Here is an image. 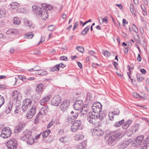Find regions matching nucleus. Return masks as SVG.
I'll use <instances>...</instances> for the list:
<instances>
[{"mask_svg":"<svg viewBox=\"0 0 149 149\" xmlns=\"http://www.w3.org/2000/svg\"><path fill=\"white\" fill-rule=\"evenodd\" d=\"M52 9V6L46 3H43L41 4V8L39 11L38 15L42 19H45L48 16L47 10H50Z\"/></svg>","mask_w":149,"mask_h":149,"instance_id":"nucleus-1","label":"nucleus"},{"mask_svg":"<svg viewBox=\"0 0 149 149\" xmlns=\"http://www.w3.org/2000/svg\"><path fill=\"white\" fill-rule=\"evenodd\" d=\"M24 136L21 137L22 140L24 141L27 139V143L30 145L33 144L34 143V140L32 137L31 132L25 131L23 132Z\"/></svg>","mask_w":149,"mask_h":149,"instance_id":"nucleus-2","label":"nucleus"},{"mask_svg":"<svg viewBox=\"0 0 149 149\" xmlns=\"http://www.w3.org/2000/svg\"><path fill=\"white\" fill-rule=\"evenodd\" d=\"M83 127L81 122L80 120H77L72 124L70 129L72 132H76L78 130H81Z\"/></svg>","mask_w":149,"mask_h":149,"instance_id":"nucleus-3","label":"nucleus"},{"mask_svg":"<svg viewBox=\"0 0 149 149\" xmlns=\"http://www.w3.org/2000/svg\"><path fill=\"white\" fill-rule=\"evenodd\" d=\"M122 137V134L121 133H116L110 137L107 141V142L109 145L114 144L117 140Z\"/></svg>","mask_w":149,"mask_h":149,"instance_id":"nucleus-4","label":"nucleus"},{"mask_svg":"<svg viewBox=\"0 0 149 149\" xmlns=\"http://www.w3.org/2000/svg\"><path fill=\"white\" fill-rule=\"evenodd\" d=\"M32 100L29 98H26L23 100L22 106V109L24 111H26L31 107Z\"/></svg>","mask_w":149,"mask_h":149,"instance_id":"nucleus-5","label":"nucleus"},{"mask_svg":"<svg viewBox=\"0 0 149 149\" xmlns=\"http://www.w3.org/2000/svg\"><path fill=\"white\" fill-rule=\"evenodd\" d=\"M17 141L13 138L9 140L6 144L7 149H17Z\"/></svg>","mask_w":149,"mask_h":149,"instance_id":"nucleus-6","label":"nucleus"},{"mask_svg":"<svg viewBox=\"0 0 149 149\" xmlns=\"http://www.w3.org/2000/svg\"><path fill=\"white\" fill-rule=\"evenodd\" d=\"M100 114L96 113L94 112H89L88 117V120L91 123H93L96 119L98 117L100 118H102L100 117V116H99Z\"/></svg>","mask_w":149,"mask_h":149,"instance_id":"nucleus-7","label":"nucleus"},{"mask_svg":"<svg viewBox=\"0 0 149 149\" xmlns=\"http://www.w3.org/2000/svg\"><path fill=\"white\" fill-rule=\"evenodd\" d=\"M11 134L10 128L8 127L4 128L1 131V136L3 138H6L9 137Z\"/></svg>","mask_w":149,"mask_h":149,"instance_id":"nucleus-8","label":"nucleus"},{"mask_svg":"<svg viewBox=\"0 0 149 149\" xmlns=\"http://www.w3.org/2000/svg\"><path fill=\"white\" fill-rule=\"evenodd\" d=\"M36 106L34 105H32L27 113L26 118L28 119L31 118L36 113Z\"/></svg>","mask_w":149,"mask_h":149,"instance_id":"nucleus-9","label":"nucleus"},{"mask_svg":"<svg viewBox=\"0 0 149 149\" xmlns=\"http://www.w3.org/2000/svg\"><path fill=\"white\" fill-rule=\"evenodd\" d=\"M70 105V101L69 100L67 99L63 100L60 106L61 110L63 111H67L69 108Z\"/></svg>","mask_w":149,"mask_h":149,"instance_id":"nucleus-10","label":"nucleus"},{"mask_svg":"<svg viewBox=\"0 0 149 149\" xmlns=\"http://www.w3.org/2000/svg\"><path fill=\"white\" fill-rule=\"evenodd\" d=\"M102 107V105L100 102H95L92 107L93 112L99 113L101 110Z\"/></svg>","mask_w":149,"mask_h":149,"instance_id":"nucleus-11","label":"nucleus"},{"mask_svg":"<svg viewBox=\"0 0 149 149\" xmlns=\"http://www.w3.org/2000/svg\"><path fill=\"white\" fill-rule=\"evenodd\" d=\"M91 132L93 135L97 136H101L104 133L100 127H96L95 129H93V130H92Z\"/></svg>","mask_w":149,"mask_h":149,"instance_id":"nucleus-12","label":"nucleus"},{"mask_svg":"<svg viewBox=\"0 0 149 149\" xmlns=\"http://www.w3.org/2000/svg\"><path fill=\"white\" fill-rule=\"evenodd\" d=\"M61 98L59 95H56L53 97L52 100V104L54 106H57L61 102Z\"/></svg>","mask_w":149,"mask_h":149,"instance_id":"nucleus-13","label":"nucleus"},{"mask_svg":"<svg viewBox=\"0 0 149 149\" xmlns=\"http://www.w3.org/2000/svg\"><path fill=\"white\" fill-rule=\"evenodd\" d=\"M132 140L130 139L128 140L125 141L123 142H121L118 145V147L120 149H123L126 147L127 146L130 144Z\"/></svg>","mask_w":149,"mask_h":149,"instance_id":"nucleus-14","label":"nucleus"},{"mask_svg":"<svg viewBox=\"0 0 149 149\" xmlns=\"http://www.w3.org/2000/svg\"><path fill=\"white\" fill-rule=\"evenodd\" d=\"M83 101L81 100H77L75 102L74 105V108L76 110H79L81 109L83 104Z\"/></svg>","mask_w":149,"mask_h":149,"instance_id":"nucleus-15","label":"nucleus"},{"mask_svg":"<svg viewBox=\"0 0 149 149\" xmlns=\"http://www.w3.org/2000/svg\"><path fill=\"white\" fill-rule=\"evenodd\" d=\"M48 110V107L47 106H44L40 109L38 114L44 116L47 113Z\"/></svg>","mask_w":149,"mask_h":149,"instance_id":"nucleus-16","label":"nucleus"},{"mask_svg":"<svg viewBox=\"0 0 149 149\" xmlns=\"http://www.w3.org/2000/svg\"><path fill=\"white\" fill-rule=\"evenodd\" d=\"M19 33L17 29H8L6 32V33L7 35H15Z\"/></svg>","mask_w":149,"mask_h":149,"instance_id":"nucleus-17","label":"nucleus"},{"mask_svg":"<svg viewBox=\"0 0 149 149\" xmlns=\"http://www.w3.org/2000/svg\"><path fill=\"white\" fill-rule=\"evenodd\" d=\"M21 96L17 91H14L13 98L15 100H19L21 98Z\"/></svg>","mask_w":149,"mask_h":149,"instance_id":"nucleus-18","label":"nucleus"},{"mask_svg":"<svg viewBox=\"0 0 149 149\" xmlns=\"http://www.w3.org/2000/svg\"><path fill=\"white\" fill-rule=\"evenodd\" d=\"M44 85L42 84H38L36 87V91L37 93H41L43 91Z\"/></svg>","mask_w":149,"mask_h":149,"instance_id":"nucleus-19","label":"nucleus"},{"mask_svg":"<svg viewBox=\"0 0 149 149\" xmlns=\"http://www.w3.org/2000/svg\"><path fill=\"white\" fill-rule=\"evenodd\" d=\"M13 104L12 103H9L7 105L6 109V112L7 113H10L12 109Z\"/></svg>","mask_w":149,"mask_h":149,"instance_id":"nucleus-20","label":"nucleus"},{"mask_svg":"<svg viewBox=\"0 0 149 149\" xmlns=\"http://www.w3.org/2000/svg\"><path fill=\"white\" fill-rule=\"evenodd\" d=\"M132 123V121L131 120H128L122 125L123 128L124 129H127L128 128Z\"/></svg>","mask_w":149,"mask_h":149,"instance_id":"nucleus-21","label":"nucleus"},{"mask_svg":"<svg viewBox=\"0 0 149 149\" xmlns=\"http://www.w3.org/2000/svg\"><path fill=\"white\" fill-rule=\"evenodd\" d=\"M51 97V95H49L42 98L40 100V103L41 104L42 102L46 103L48 102L49 101Z\"/></svg>","mask_w":149,"mask_h":149,"instance_id":"nucleus-22","label":"nucleus"},{"mask_svg":"<svg viewBox=\"0 0 149 149\" xmlns=\"http://www.w3.org/2000/svg\"><path fill=\"white\" fill-rule=\"evenodd\" d=\"M92 101L91 95L89 94H87L86 97L85 102L86 104H88L91 102Z\"/></svg>","mask_w":149,"mask_h":149,"instance_id":"nucleus-23","label":"nucleus"},{"mask_svg":"<svg viewBox=\"0 0 149 149\" xmlns=\"http://www.w3.org/2000/svg\"><path fill=\"white\" fill-rule=\"evenodd\" d=\"M19 6V3L16 2H12L10 5V8L12 9H16Z\"/></svg>","mask_w":149,"mask_h":149,"instance_id":"nucleus-24","label":"nucleus"},{"mask_svg":"<svg viewBox=\"0 0 149 149\" xmlns=\"http://www.w3.org/2000/svg\"><path fill=\"white\" fill-rule=\"evenodd\" d=\"M21 21L17 17H14L13 20V23L16 25H19L21 23Z\"/></svg>","mask_w":149,"mask_h":149,"instance_id":"nucleus-25","label":"nucleus"},{"mask_svg":"<svg viewBox=\"0 0 149 149\" xmlns=\"http://www.w3.org/2000/svg\"><path fill=\"white\" fill-rule=\"evenodd\" d=\"M144 139V136L143 135L139 136L135 139V141L137 143H141Z\"/></svg>","mask_w":149,"mask_h":149,"instance_id":"nucleus-26","label":"nucleus"},{"mask_svg":"<svg viewBox=\"0 0 149 149\" xmlns=\"http://www.w3.org/2000/svg\"><path fill=\"white\" fill-rule=\"evenodd\" d=\"M84 138V136L81 134H75L74 136V140L76 141H79L82 140Z\"/></svg>","mask_w":149,"mask_h":149,"instance_id":"nucleus-27","label":"nucleus"},{"mask_svg":"<svg viewBox=\"0 0 149 149\" xmlns=\"http://www.w3.org/2000/svg\"><path fill=\"white\" fill-rule=\"evenodd\" d=\"M25 126V124L24 123H19L15 127V130L19 131L21 130V129L22 127H24Z\"/></svg>","mask_w":149,"mask_h":149,"instance_id":"nucleus-28","label":"nucleus"},{"mask_svg":"<svg viewBox=\"0 0 149 149\" xmlns=\"http://www.w3.org/2000/svg\"><path fill=\"white\" fill-rule=\"evenodd\" d=\"M90 26H87L81 32V34L84 36L86 34L89 30Z\"/></svg>","mask_w":149,"mask_h":149,"instance_id":"nucleus-29","label":"nucleus"},{"mask_svg":"<svg viewBox=\"0 0 149 149\" xmlns=\"http://www.w3.org/2000/svg\"><path fill=\"white\" fill-rule=\"evenodd\" d=\"M113 111H110L108 114L109 118L110 120L113 121L114 120V116Z\"/></svg>","mask_w":149,"mask_h":149,"instance_id":"nucleus-30","label":"nucleus"},{"mask_svg":"<svg viewBox=\"0 0 149 149\" xmlns=\"http://www.w3.org/2000/svg\"><path fill=\"white\" fill-rule=\"evenodd\" d=\"M50 132L51 131L50 130H47L44 132L42 134V136L43 138H46L50 133Z\"/></svg>","mask_w":149,"mask_h":149,"instance_id":"nucleus-31","label":"nucleus"},{"mask_svg":"<svg viewBox=\"0 0 149 149\" xmlns=\"http://www.w3.org/2000/svg\"><path fill=\"white\" fill-rule=\"evenodd\" d=\"M88 112V109L87 107H84L82 108L81 110V113L84 116L86 115L87 113Z\"/></svg>","mask_w":149,"mask_h":149,"instance_id":"nucleus-32","label":"nucleus"},{"mask_svg":"<svg viewBox=\"0 0 149 149\" xmlns=\"http://www.w3.org/2000/svg\"><path fill=\"white\" fill-rule=\"evenodd\" d=\"M24 23L25 25L27 26L31 27L32 26V22L27 20H25L24 21Z\"/></svg>","mask_w":149,"mask_h":149,"instance_id":"nucleus-33","label":"nucleus"},{"mask_svg":"<svg viewBox=\"0 0 149 149\" xmlns=\"http://www.w3.org/2000/svg\"><path fill=\"white\" fill-rule=\"evenodd\" d=\"M136 77L137 80L139 82L142 81L145 78V77L143 75H136Z\"/></svg>","mask_w":149,"mask_h":149,"instance_id":"nucleus-34","label":"nucleus"},{"mask_svg":"<svg viewBox=\"0 0 149 149\" xmlns=\"http://www.w3.org/2000/svg\"><path fill=\"white\" fill-rule=\"evenodd\" d=\"M129 77L131 80L133 84H135L134 83L135 82V79L136 75H128Z\"/></svg>","mask_w":149,"mask_h":149,"instance_id":"nucleus-35","label":"nucleus"},{"mask_svg":"<svg viewBox=\"0 0 149 149\" xmlns=\"http://www.w3.org/2000/svg\"><path fill=\"white\" fill-rule=\"evenodd\" d=\"M34 34L32 32L27 33L25 35V38H32Z\"/></svg>","mask_w":149,"mask_h":149,"instance_id":"nucleus-36","label":"nucleus"},{"mask_svg":"<svg viewBox=\"0 0 149 149\" xmlns=\"http://www.w3.org/2000/svg\"><path fill=\"white\" fill-rule=\"evenodd\" d=\"M108 18L107 17H105L103 18H102L101 19L102 21L101 22L100 20L99 21L100 24H102L104 23L106 24H107L108 22Z\"/></svg>","mask_w":149,"mask_h":149,"instance_id":"nucleus-37","label":"nucleus"},{"mask_svg":"<svg viewBox=\"0 0 149 149\" xmlns=\"http://www.w3.org/2000/svg\"><path fill=\"white\" fill-rule=\"evenodd\" d=\"M37 67V66H36L35 67V68H33L29 70L28 71H29L30 72L38 71V74H42V70H38V69H35V68Z\"/></svg>","mask_w":149,"mask_h":149,"instance_id":"nucleus-38","label":"nucleus"},{"mask_svg":"<svg viewBox=\"0 0 149 149\" xmlns=\"http://www.w3.org/2000/svg\"><path fill=\"white\" fill-rule=\"evenodd\" d=\"M59 70V67L58 64L56 65L51 68V70L52 72L58 71Z\"/></svg>","mask_w":149,"mask_h":149,"instance_id":"nucleus-39","label":"nucleus"},{"mask_svg":"<svg viewBox=\"0 0 149 149\" xmlns=\"http://www.w3.org/2000/svg\"><path fill=\"white\" fill-rule=\"evenodd\" d=\"M5 102V99L4 97L0 95V108L3 105Z\"/></svg>","mask_w":149,"mask_h":149,"instance_id":"nucleus-40","label":"nucleus"},{"mask_svg":"<svg viewBox=\"0 0 149 149\" xmlns=\"http://www.w3.org/2000/svg\"><path fill=\"white\" fill-rule=\"evenodd\" d=\"M86 146V144L85 142H82L79 146V149H85Z\"/></svg>","mask_w":149,"mask_h":149,"instance_id":"nucleus-41","label":"nucleus"},{"mask_svg":"<svg viewBox=\"0 0 149 149\" xmlns=\"http://www.w3.org/2000/svg\"><path fill=\"white\" fill-rule=\"evenodd\" d=\"M114 114L116 116L118 115L120 113V110L117 108H115L114 109L113 111Z\"/></svg>","mask_w":149,"mask_h":149,"instance_id":"nucleus-42","label":"nucleus"},{"mask_svg":"<svg viewBox=\"0 0 149 149\" xmlns=\"http://www.w3.org/2000/svg\"><path fill=\"white\" fill-rule=\"evenodd\" d=\"M68 139L65 137H62L60 138V141L61 142V143H65L67 141Z\"/></svg>","mask_w":149,"mask_h":149,"instance_id":"nucleus-43","label":"nucleus"},{"mask_svg":"<svg viewBox=\"0 0 149 149\" xmlns=\"http://www.w3.org/2000/svg\"><path fill=\"white\" fill-rule=\"evenodd\" d=\"M127 67L129 72H127V74H128L129 75L130 74H131V69H133L134 68V66L133 65H131L130 66L128 65L127 66Z\"/></svg>","mask_w":149,"mask_h":149,"instance_id":"nucleus-44","label":"nucleus"},{"mask_svg":"<svg viewBox=\"0 0 149 149\" xmlns=\"http://www.w3.org/2000/svg\"><path fill=\"white\" fill-rule=\"evenodd\" d=\"M76 49L79 52L82 53H83L84 51V48L81 46H77Z\"/></svg>","mask_w":149,"mask_h":149,"instance_id":"nucleus-45","label":"nucleus"},{"mask_svg":"<svg viewBox=\"0 0 149 149\" xmlns=\"http://www.w3.org/2000/svg\"><path fill=\"white\" fill-rule=\"evenodd\" d=\"M71 113L73 114L72 116L74 118L76 119L78 116V113L77 112H74L73 111H72Z\"/></svg>","mask_w":149,"mask_h":149,"instance_id":"nucleus-46","label":"nucleus"},{"mask_svg":"<svg viewBox=\"0 0 149 149\" xmlns=\"http://www.w3.org/2000/svg\"><path fill=\"white\" fill-rule=\"evenodd\" d=\"M40 119V116L39 114H38V115H37V117L35 118L34 120V123L35 124L38 123L39 122Z\"/></svg>","mask_w":149,"mask_h":149,"instance_id":"nucleus-47","label":"nucleus"},{"mask_svg":"<svg viewBox=\"0 0 149 149\" xmlns=\"http://www.w3.org/2000/svg\"><path fill=\"white\" fill-rule=\"evenodd\" d=\"M102 54L104 56L107 57H109L111 55L110 52L107 50L105 51L104 52L102 53Z\"/></svg>","mask_w":149,"mask_h":149,"instance_id":"nucleus-48","label":"nucleus"},{"mask_svg":"<svg viewBox=\"0 0 149 149\" xmlns=\"http://www.w3.org/2000/svg\"><path fill=\"white\" fill-rule=\"evenodd\" d=\"M5 11L3 9H0V18L2 17L5 14Z\"/></svg>","mask_w":149,"mask_h":149,"instance_id":"nucleus-49","label":"nucleus"},{"mask_svg":"<svg viewBox=\"0 0 149 149\" xmlns=\"http://www.w3.org/2000/svg\"><path fill=\"white\" fill-rule=\"evenodd\" d=\"M41 8H40V9ZM40 9L38 7H37L36 5H33L32 6V9L35 12H37Z\"/></svg>","mask_w":149,"mask_h":149,"instance_id":"nucleus-50","label":"nucleus"},{"mask_svg":"<svg viewBox=\"0 0 149 149\" xmlns=\"http://www.w3.org/2000/svg\"><path fill=\"white\" fill-rule=\"evenodd\" d=\"M132 27L133 30L136 32L138 33V30L136 26L134 24H133L132 25Z\"/></svg>","mask_w":149,"mask_h":149,"instance_id":"nucleus-51","label":"nucleus"},{"mask_svg":"<svg viewBox=\"0 0 149 149\" xmlns=\"http://www.w3.org/2000/svg\"><path fill=\"white\" fill-rule=\"evenodd\" d=\"M133 96L134 97L136 98H139V97H141V96L139 95V94L136 93H133Z\"/></svg>","mask_w":149,"mask_h":149,"instance_id":"nucleus-52","label":"nucleus"},{"mask_svg":"<svg viewBox=\"0 0 149 149\" xmlns=\"http://www.w3.org/2000/svg\"><path fill=\"white\" fill-rule=\"evenodd\" d=\"M18 78L22 81H25L26 80V78L23 75H19Z\"/></svg>","mask_w":149,"mask_h":149,"instance_id":"nucleus-53","label":"nucleus"},{"mask_svg":"<svg viewBox=\"0 0 149 149\" xmlns=\"http://www.w3.org/2000/svg\"><path fill=\"white\" fill-rule=\"evenodd\" d=\"M55 28V26L54 25H51L48 26V30L50 31H53Z\"/></svg>","mask_w":149,"mask_h":149,"instance_id":"nucleus-54","label":"nucleus"},{"mask_svg":"<svg viewBox=\"0 0 149 149\" xmlns=\"http://www.w3.org/2000/svg\"><path fill=\"white\" fill-rule=\"evenodd\" d=\"M124 122V120L123 119L122 120H121L118 122V124H116V126H120L121 124L123 123Z\"/></svg>","mask_w":149,"mask_h":149,"instance_id":"nucleus-55","label":"nucleus"},{"mask_svg":"<svg viewBox=\"0 0 149 149\" xmlns=\"http://www.w3.org/2000/svg\"><path fill=\"white\" fill-rule=\"evenodd\" d=\"M78 26V22L77 21L74 24L73 30L74 31L75 29H76Z\"/></svg>","mask_w":149,"mask_h":149,"instance_id":"nucleus-56","label":"nucleus"},{"mask_svg":"<svg viewBox=\"0 0 149 149\" xmlns=\"http://www.w3.org/2000/svg\"><path fill=\"white\" fill-rule=\"evenodd\" d=\"M60 59L61 60H62L66 61L67 60L68 58H67V57L66 56H61L60 57Z\"/></svg>","mask_w":149,"mask_h":149,"instance_id":"nucleus-57","label":"nucleus"},{"mask_svg":"<svg viewBox=\"0 0 149 149\" xmlns=\"http://www.w3.org/2000/svg\"><path fill=\"white\" fill-rule=\"evenodd\" d=\"M130 9L131 13H132V14H135V13L133 8V6H130Z\"/></svg>","mask_w":149,"mask_h":149,"instance_id":"nucleus-58","label":"nucleus"},{"mask_svg":"<svg viewBox=\"0 0 149 149\" xmlns=\"http://www.w3.org/2000/svg\"><path fill=\"white\" fill-rule=\"evenodd\" d=\"M141 7L143 11L144 12V14L145 15H147V13L146 12H145V8L144 7V5L143 4H142L141 5Z\"/></svg>","mask_w":149,"mask_h":149,"instance_id":"nucleus-59","label":"nucleus"},{"mask_svg":"<svg viewBox=\"0 0 149 149\" xmlns=\"http://www.w3.org/2000/svg\"><path fill=\"white\" fill-rule=\"evenodd\" d=\"M59 67L61 68H64L66 66V65L63 63H60L58 64Z\"/></svg>","mask_w":149,"mask_h":149,"instance_id":"nucleus-60","label":"nucleus"},{"mask_svg":"<svg viewBox=\"0 0 149 149\" xmlns=\"http://www.w3.org/2000/svg\"><path fill=\"white\" fill-rule=\"evenodd\" d=\"M128 23V22L127 21H126V20L125 19H123V26H125V24H127Z\"/></svg>","mask_w":149,"mask_h":149,"instance_id":"nucleus-61","label":"nucleus"},{"mask_svg":"<svg viewBox=\"0 0 149 149\" xmlns=\"http://www.w3.org/2000/svg\"><path fill=\"white\" fill-rule=\"evenodd\" d=\"M6 86L4 85H0V89H3L6 88Z\"/></svg>","mask_w":149,"mask_h":149,"instance_id":"nucleus-62","label":"nucleus"},{"mask_svg":"<svg viewBox=\"0 0 149 149\" xmlns=\"http://www.w3.org/2000/svg\"><path fill=\"white\" fill-rule=\"evenodd\" d=\"M140 33L141 34H143L144 33V29L143 27H140Z\"/></svg>","mask_w":149,"mask_h":149,"instance_id":"nucleus-63","label":"nucleus"},{"mask_svg":"<svg viewBox=\"0 0 149 149\" xmlns=\"http://www.w3.org/2000/svg\"><path fill=\"white\" fill-rule=\"evenodd\" d=\"M137 60L139 61H141V58L140 56V54H139L138 55Z\"/></svg>","mask_w":149,"mask_h":149,"instance_id":"nucleus-64","label":"nucleus"}]
</instances>
